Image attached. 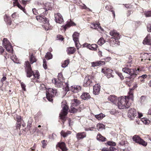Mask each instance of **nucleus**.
I'll list each match as a JSON object with an SVG mask.
<instances>
[{"mask_svg":"<svg viewBox=\"0 0 151 151\" xmlns=\"http://www.w3.org/2000/svg\"><path fill=\"white\" fill-rule=\"evenodd\" d=\"M25 63L27 76V77L30 78L32 76V74L33 73L31 67V65L29 62L27 61L25 62Z\"/></svg>","mask_w":151,"mask_h":151,"instance_id":"obj_9","label":"nucleus"},{"mask_svg":"<svg viewBox=\"0 0 151 151\" xmlns=\"http://www.w3.org/2000/svg\"><path fill=\"white\" fill-rule=\"evenodd\" d=\"M30 62L31 64H32L34 63L36 61V59L34 56L32 54L30 56Z\"/></svg>","mask_w":151,"mask_h":151,"instance_id":"obj_43","label":"nucleus"},{"mask_svg":"<svg viewBox=\"0 0 151 151\" xmlns=\"http://www.w3.org/2000/svg\"><path fill=\"white\" fill-rule=\"evenodd\" d=\"M52 81L53 83H55L57 87H61L63 85L62 81L56 80L55 78L52 79Z\"/></svg>","mask_w":151,"mask_h":151,"instance_id":"obj_18","label":"nucleus"},{"mask_svg":"<svg viewBox=\"0 0 151 151\" xmlns=\"http://www.w3.org/2000/svg\"><path fill=\"white\" fill-rule=\"evenodd\" d=\"M137 115V112L134 108H130L127 112L128 116L131 120H133Z\"/></svg>","mask_w":151,"mask_h":151,"instance_id":"obj_7","label":"nucleus"},{"mask_svg":"<svg viewBox=\"0 0 151 151\" xmlns=\"http://www.w3.org/2000/svg\"><path fill=\"white\" fill-rule=\"evenodd\" d=\"M144 14L147 17H151V11L145 12Z\"/></svg>","mask_w":151,"mask_h":151,"instance_id":"obj_46","label":"nucleus"},{"mask_svg":"<svg viewBox=\"0 0 151 151\" xmlns=\"http://www.w3.org/2000/svg\"><path fill=\"white\" fill-rule=\"evenodd\" d=\"M129 99L132 101H133V93L132 91L129 92L128 96H122L118 99L117 103L118 108L119 109H123L129 108L131 105V103L129 101Z\"/></svg>","mask_w":151,"mask_h":151,"instance_id":"obj_1","label":"nucleus"},{"mask_svg":"<svg viewBox=\"0 0 151 151\" xmlns=\"http://www.w3.org/2000/svg\"><path fill=\"white\" fill-rule=\"evenodd\" d=\"M105 42V40L102 38H100L98 42V44L101 46Z\"/></svg>","mask_w":151,"mask_h":151,"instance_id":"obj_45","label":"nucleus"},{"mask_svg":"<svg viewBox=\"0 0 151 151\" xmlns=\"http://www.w3.org/2000/svg\"><path fill=\"white\" fill-rule=\"evenodd\" d=\"M6 77H3L1 79V82L3 83V82L6 80Z\"/></svg>","mask_w":151,"mask_h":151,"instance_id":"obj_63","label":"nucleus"},{"mask_svg":"<svg viewBox=\"0 0 151 151\" xmlns=\"http://www.w3.org/2000/svg\"><path fill=\"white\" fill-rule=\"evenodd\" d=\"M116 73L119 77L121 79L123 80L124 79V77L121 73L117 72Z\"/></svg>","mask_w":151,"mask_h":151,"instance_id":"obj_50","label":"nucleus"},{"mask_svg":"<svg viewBox=\"0 0 151 151\" xmlns=\"http://www.w3.org/2000/svg\"><path fill=\"white\" fill-rule=\"evenodd\" d=\"M145 96H142L140 98V100L142 102H143L145 99Z\"/></svg>","mask_w":151,"mask_h":151,"instance_id":"obj_60","label":"nucleus"},{"mask_svg":"<svg viewBox=\"0 0 151 151\" xmlns=\"http://www.w3.org/2000/svg\"><path fill=\"white\" fill-rule=\"evenodd\" d=\"M45 58L47 60H49L52 58V55L50 52H48L46 54Z\"/></svg>","mask_w":151,"mask_h":151,"instance_id":"obj_38","label":"nucleus"},{"mask_svg":"<svg viewBox=\"0 0 151 151\" xmlns=\"http://www.w3.org/2000/svg\"><path fill=\"white\" fill-rule=\"evenodd\" d=\"M109 34L111 36L117 39L120 38L119 33L117 32L116 30L111 31L110 32Z\"/></svg>","mask_w":151,"mask_h":151,"instance_id":"obj_20","label":"nucleus"},{"mask_svg":"<svg viewBox=\"0 0 151 151\" xmlns=\"http://www.w3.org/2000/svg\"><path fill=\"white\" fill-rule=\"evenodd\" d=\"M106 76L108 78H109L111 77H114V76L110 73H108L106 74Z\"/></svg>","mask_w":151,"mask_h":151,"instance_id":"obj_53","label":"nucleus"},{"mask_svg":"<svg viewBox=\"0 0 151 151\" xmlns=\"http://www.w3.org/2000/svg\"><path fill=\"white\" fill-rule=\"evenodd\" d=\"M53 5L54 4L52 3L47 2L44 5L45 8L41 9L38 11L43 12L42 14L44 15H46L48 13L47 11L51 10Z\"/></svg>","mask_w":151,"mask_h":151,"instance_id":"obj_5","label":"nucleus"},{"mask_svg":"<svg viewBox=\"0 0 151 151\" xmlns=\"http://www.w3.org/2000/svg\"><path fill=\"white\" fill-rule=\"evenodd\" d=\"M95 117L98 120L101 119L105 116V115L102 113L95 115Z\"/></svg>","mask_w":151,"mask_h":151,"instance_id":"obj_35","label":"nucleus"},{"mask_svg":"<svg viewBox=\"0 0 151 151\" xmlns=\"http://www.w3.org/2000/svg\"><path fill=\"white\" fill-rule=\"evenodd\" d=\"M81 97V99L84 100H88L91 98L89 93H83Z\"/></svg>","mask_w":151,"mask_h":151,"instance_id":"obj_24","label":"nucleus"},{"mask_svg":"<svg viewBox=\"0 0 151 151\" xmlns=\"http://www.w3.org/2000/svg\"><path fill=\"white\" fill-rule=\"evenodd\" d=\"M4 20L9 25H10L11 24L12 21L10 19V18L8 17L6 14L5 15Z\"/></svg>","mask_w":151,"mask_h":151,"instance_id":"obj_31","label":"nucleus"},{"mask_svg":"<svg viewBox=\"0 0 151 151\" xmlns=\"http://www.w3.org/2000/svg\"><path fill=\"white\" fill-rule=\"evenodd\" d=\"M41 142L42 144V147L43 148H45L47 145V141L44 140L42 141Z\"/></svg>","mask_w":151,"mask_h":151,"instance_id":"obj_47","label":"nucleus"},{"mask_svg":"<svg viewBox=\"0 0 151 151\" xmlns=\"http://www.w3.org/2000/svg\"><path fill=\"white\" fill-rule=\"evenodd\" d=\"M105 64L104 61H98L97 62H93L91 63V67H95L99 65H102Z\"/></svg>","mask_w":151,"mask_h":151,"instance_id":"obj_22","label":"nucleus"},{"mask_svg":"<svg viewBox=\"0 0 151 151\" xmlns=\"http://www.w3.org/2000/svg\"><path fill=\"white\" fill-rule=\"evenodd\" d=\"M96 139L98 140L101 141H105L106 140V139L102 136L100 134H97Z\"/></svg>","mask_w":151,"mask_h":151,"instance_id":"obj_30","label":"nucleus"},{"mask_svg":"<svg viewBox=\"0 0 151 151\" xmlns=\"http://www.w3.org/2000/svg\"><path fill=\"white\" fill-rule=\"evenodd\" d=\"M100 91V86L98 84L94 86L93 87V93L95 95H98Z\"/></svg>","mask_w":151,"mask_h":151,"instance_id":"obj_19","label":"nucleus"},{"mask_svg":"<svg viewBox=\"0 0 151 151\" xmlns=\"http://www.w3.org/2000/svg\"><path fill=\"white\" fill-rule=\"evenodd\" d=\"M81 88V87L79 86H74V87H72L71 90L74 92H78L80 91Z\"/></svg>","mask_w":151,"mask_h":151,"instance_id":"obj_27","label":"nucleus"},{"mask_svg":"<svg viewBox=\"0 0 151 151\" xmlns=\"http://www.w3.org/2000/svg\"><path fill=\"white\" fill-rule=\"evenodd\" d=\"M32 72L33 73L32 74V75H33V78H32V79L35 78H37V79H39V73L38 71H36V72L35 73H34L33 71H32Z\"/></svg>","mask_w":151,"mask_h":151,"instance_id":"obj_41","label":"nucleus"},{"mask_svg":"<svg viewBox=\"0 0 151 151\" xmlns=\"http://www.w3.org/2000/svg\"><path fill=\"white\" fill-rule=\"evenodd\" d=\"M63 78L62 74L61 73H59L58 76V80L63 81Z\"/></svg>","mask_w":151,"mask_h":151,"instance_id":"obj_49","label":"nucleus"},{"mask_svg":"<svg viewBox=\"0 0 151 151\" xmlns=\"http://www.w3.org/2000/svg\"><path fill=\"white\" fill-rule=\"evenodd\" d=\"M147 77V75H143L142 76H139L138 77L139 79L140 78H142L144 79H144L145 78H146Z\"/></svg>","mask_w":151,"mask_h":151,"instance_id":"obj_56","label":"nucleus"},{"mask_svg":"<svg viewBox=\"0 0 151 151\" xmlns=\"http://www.w3.org/2000/svg\"><path fill=\"white\" fill-rule=\"evenodd\" d=\"M66 104L65 101H63L62 102V110H61V113L60 114V119L63 120V124H64V122L65 121V116L67 115L68 110V107Z\"/></svg>","mask_w":151,"mask_h":151,"instance_id":"obj_2","label":"nucleus"},{"mask_svg":"<svg viewBox=\"0 0 151 151\" xmlns=\"http://www.w3.org/2000/svg\"><path fill=\"white\" fill-rule=\"evenodd\" d=\"M9 41H8L7 39L4 38L3 40V45L4 47L8 45L9 44H10Z\"/></svg>","mask_w":151,"mask_h":151,"instance_id":"obj_37","label":"nucleus"},{"mask_svg":"<svg viewBox=\"0 0 151 151\" xmlns=\"http://www.w3.org/2000/svg\"><path fill=\"white\" fill-rule=\"evenodd\" d=\"M122 71L130 75L129 77L126 78L127 81L128 80V79H134L137 75L135 73L134 70L133 69H129L127 67H125L122 69Z\"/></svg>","mask_w":151,"mask_h":151,"instance_id":"obj_3","label":"nucleus"},{"mask_svg":"<svg viewBox=\"0 0 151 151\" xmlns=\"http://www.w3.org/2000/svg\"><path fill=\"white\" fill-rule=\"evenodd\" d=\"M107 144L113 146H115L116 145V143L112 141H108L107 142Z\"/></svg>","mask_w":151,"mask_h":151,"instance_id":"obj_48","label":"nucleus"},{"mask_svg":"<svg viewBox=\"0 0 151 151\" xmlns=\"http://www.w3.org/2000/svg\"><path fill=\"white\" fill-rule=\"evenodd\" d=\"M4 50L3 47L1 46H0V53H2L3 52Z\"/></svg>","mask_w":151,"mask_h":151,"instance_id":"obj_64","label":"nucleus"},{"mask_svg":"<svg viewBox=\"0 0 151 151\" xmlns=\"http://www.w3.org/2000/svg\"><path fill=\"white\" fill-rule=\"evenodd\" d=\"M76 49L73 47H68L67 50V52L68 54H73L76 51Z\"/></svg>","mask_w":151,"mask_h":151,"instance_id":"obj_28","label":"nucleus"},{"mask_svg":"<svg viewBox=\"0 0 151 151\" xmlns=\"http://www.w3.org/2000/svg\"><path fill=\"white\" fill-rule=\"evenodd\" d=\"M116 97L114 95H111L108 98V99L114 104L116 103Z\"/></svg>","mask_w":151,"mask_h":151,"instance_id":"obj_26","label":"nucleus"},{"mask_svg":"<svg viewBox=\"0 0 151 151\" xmlns=\"http://www.w3.org/2000/svg\"><path fill=\"white\" fill-rule=\"evenodd\" d=\"M143 43L144 44L151 45V37L149 35H147L144 40Z\"/></svg>","mask_w":151,"mask_h":151,"instance_id":"obj_21","label":"nucleus"},{"mask_svg":"<svg viewBox=\"0 0 151 151\" xmlns=\"http://www.w3.org/2000/svg\"><path fill=\"white\" fill-rule=\"evenodd\" d=\"M110 147L109 148H104L102 150V151H111L110 150Z\"/></svg>","mask_w":151,"mask_h":151,"instance_id":"obj_58","label":"nucleus"},{"mask_svg":"<svg viewBox=\"0 0 151 151\" xmlns=\"http://www.w3.org/2000/svg\"><path fill=\"white\" fill-rule=\"evenodd\" d=\"M69 63V60H65L62 65V67L63 68H65L67 66Z\"/></svg>","mask_w":151,"mask_h":151,"instance_id":"obj_42","label":"nucleus"},{"mask_svg":"<svg viewBox=\"0 0 151 151\" xmlns=\"http://www.w3.org/2000/svg\"><path fill=\"white\" fill-rule=\"evenodd\" d=\"M43 67L46 69L47 68V66L46 64V60L45 59L43 60Z\"/></svg>","mask_w":151,"mask_h":151,"instance_id":"obj_51","label":"nucleus"},{"mask_svg":"<svg viewBox=\"0 0 151 151\" xmlns=\"http://www.w3.org/2000/svg\"><path fill=\"white\" fill-rule=\"evenodd\" d=\"M86 136V133L85 132L77 133L76 136V138L78 140L82 139Z\"/></svg>","mask_w":151,"mask_h":151,"instance_id":"obj_16","label":"nucleus"},{"mask_svg":"<svg viewBox=\"0 0 151 151\" xmlns=\"http://www.w3.org/2000/svg\"><path fill=\"white\" fill-rule=\"evenodd\" d=\"M83 85L84 87H87L93 85L90 76H86L85 77Z\"/></svg>","mask_w":151,"mask_h":151,"instance_id":"obj_13","label":"nucleus"},{"mask_svg":"<svg viewBox=\"0 0 151 151\" xmlns=\"http://www.w3.org/2000/svg\"><path fill=\"white\" fill-rule=\"evenodd\" d=\"M110 150H111V151H117L118 150L116 149L115 148L112 147H110Z\"/></svg>","mask_w":151,"mask_h":151,"instance_id":"obj_59","label":"nucleus"},{"mask_svg":"<svg viewBox=\"0 0 151 151\" xmlns=\"http://www.w3.org/2000/svg\"><path fill=\"white\" fill-rule=\"evenodd\" d=\"M110 113L114 115L116 113V111L115 109H113L109 111Z\"/></svg>","mask_w":151,"mask_h":151,"instance_id":"obj_55","label":"nucleus"},{"mask_svg":"<svg viewBox=\"0 0 151 151\" xmlns=\"http://www.w3.org/2000/svg\"><path fill=\"white\" fill-rule=\"evenodd\" d=\"M4 47L8 52H12L13 48L11 43L6 46H4Z\"/></svg>","mask_w":151,"mask_h":151,"instance_id":"obj_33","label":"nucleus"},{"mask_svg":"<svg viewBox=\"0 0 151 151\" xmlns=\"http://www.w3.org/2000/svg\"><path fill=\"white\" fill-rule=\"evenodd\" d=\"M90 44H88L87 43H85L83 44V46L84 47H87L88 48V47L89 46Z\"/></svg>","mask_w":151,"mask_h":151,"instance_id":"obj_62","label":"nucleus"},{"mask_svg":"<svg viewBox=\"0 0 151 151\" xmlns=\"http://www.w3.org/2000/svg\"><path fill=\"white\" fill-rule=\"evenodd\" d=\"M74 102L73 103V105L74 106H77L79 105L81 103V101L80 100L77 99H74Z\"/></svg>","mask_w":151,"mask_h":151,"instance_id":"obj_39","label":"nucleus"},{"mask_svg":"<svg viewBox=\"0 0 151 151\" xmlns=\"http://www.w3.org/2000/svg\"><path fill=\"white\" fill-rule=\"evenodd\" d=\"M91 28H93L95 29H97L99 31H104V30L101 27L100 25V24L98 23H92L91 24Z\"/></svg>","mask_w":151,"mask_h":151,"instance_id":"obj_15","label":"nucleus"},{"mask_svg":"<svg viewBox=\"0 0 151 151\" xmlns=\"http://www.w3.org/2000/svg\"><path fill=\"white\" fill-rule=\"evenodd\" d=\"M119 39L111 37L110 39V44L112 46H116L120 45V42L119 40Z\"/></svg>","mask_w":151,"mask_h":151,"instance_id":"obj_14","label":"nucleus"},{"mask_svg":"<svg viewBox=\"0 0 151 151\" xmlns=\"http://www.w3.org/2000/svg\"><path fill=\"white\" fill-rule=\"evenodd\" d=\"M104 125L102 124H98L97 125V128L98 130L100 131L104 129Z\"/></svg>","mask_w":151,"mask_h":151,"instance_id":"obj_40","label":"nucleus"},{"mask_svg":"<svg viewBox=\"0 0 151 151\" xmlns=\"http://www.w3.org/2000/svg\"><path fill=\"white\" fill-rule=\"evenodd\" d=\"M21 87L23 90L25 91H26V89L25 88V85L23 82L21 83Z\"/></svg>","mask_w":151,"mask_h":151,"instance_id":"obj_52","label":"nucleus"},{"mask_svg":"<svg viewBox=\"0 0 151 151\" xmlns=\"http://www.w3.org/2000/svg\"><path fill=\"white\" fill-rule=\"evenodd\" d=\"M71 133V132L70 131H68L65 132L63 130H62L60 132V135L62 136L65 138L67 137L68 135L70 134Z\"/></svg>","mask_w":151,"mask_h":151,"instance_id":"obj_25","label":"nucleus"},{"mask_svg":"<svg viewBox=\"0 0 151 151\" xmlns=\"http://www.w3.org/2000/svg\"><path fill=\"white\" fill-rule=\"evenodd\" d=\"M25 63L27 76V77L30 78L32 76V74L33 73L31 67V65L29 62L27 61L25 62Z\"/></svg>","mask_w":151,"mask_h":151,"instance_id":"obj_8","label":"nucleus"},{"mask_svg":"<svg viewBox=\"0 0 151 151\" xmlns=\"http://www.w3.org/2000/svg\"><path fill=\"white\" fill-rule=\"evenodd\" d=\"M40 9H41L38 10L37 11L35 9V8L33 9H32V12H33V14L35 15H38V14H40L38 13V12H41V14L43 12L38 11L39 10H40Z\"/></svg>","mask_w":151,"mask_h":151,"instance_id":"obj_44","label":"nucleus"},{"mask_svg":"<svg viewBox=\"0 0 151 151\" xmlns=\"http://www.w3.org/2000/svg\"><path fill=\"white\" fill-rule=\"evenodd\" d=\"M79 34L76 32H75L73 35V37L77 49H78L80 45L78 44L77 42H78V37Z\"/></svg>","mask_w":151,"mask_h":151,"instance_id":"obj_12","label":"nucleus"},{"mask_svg":"<svg viewBox=\"0 0 151 151\" xmlns=\"http://www.w3.org/2000/svg\"><path fill=\"white\" fill-rule=\"evenodd\" d=\"M18 0H14V2H13V4H14L15 3L17 4V5L18 7L21 10H22L23 12H25V9L24 8L22 7L21 5L18 2Z\"/></svg>","mask_w":151,"mask_h":151,"instance_id":"obj_32","label":"nucleus"},{"mask_svg":"<svg viewBox=\"0 0 151 151\" xmlns=\"http://www.w3.org/2000/svg\"><path fill=\"white\" fill-rule=\"evenodd\" d=\"M55 18L56 22L57 23L61 24L63 22L62 16L59 13H57L55 14Z\"/></svg>","mask_w":151,"mask_h":151,"instance_id":"obj_11","label":"nucleus"},{"mask_svg":"<svg viewBox=\"0 0 151 151\" xmlns=\"http://www.w3.org/2000/svg\"><path fill=\"white\" fill-rule=\"evenodd\" d=\"M81 111L80 109H77L72 106L71 107L70 112L71 113H75L77 112H79Z\"/></svg>","mask_w":151,"mask_h":151,"instance_id":"obj_34","label":"nucleus"},{"mask_svg":"<svg viewBox=\"0 0 151 151\" xmlns=\"http://www.w3.org/2000/svg\"><path fill=\"white\" fill-rule=\"evenodd\" d=\"M57 91L53 90L52 88H50L46 92V97L47 99L50 101H52V98L56 95Z\"/></svg>","mask_w":151,"mask_h":151,"instance_id":"obj_4","label":"nucleus"},{"mask_svg":"<svg viewBox=\"0 0 151 151\" xmlns=\"http://www.w3.org/2000/svg\"><path fill=\"white\" fill-rule=\"evenodd\" d=\"M57 37L58 38V39L59 40H63V37L62 36L60 35H57Z\"/></svg>","mask_w":151,"mask_h":151,"instance_id":"obj_57","label":"nucleus"},{"mask_svg":"<svg viewBox=\"0 0 151 151\" xmlns=\"http://www.w3.org/2000/svg\"><path fill=\"white\" fill-rule=\"evenodd\" d=\"M17 121L18 122H20L21 119V116H20L19 115L17 116Z\"/></svg>","mask_w":151,"mask_h":151,"instance_id":"obj_61","label":"nucleus"},{"mask_svg":"<svg viewBox=\"0 0 151 151\" xmlns=\"http://www.w3.org/2000/svg\"><path fill=\"white\" fill-rule=\"evenodd\" d=\"M97 48V45L95 44H93L92 45H90L88 47V48L89 49L93 50H96Z\"/></svg>","mask_w":151,"mask_h":151,"instance_id":"obj_36","label":"nucleus"},{"mask_svg":"<svg viewBox=\"0 0 151 151\" xmlns=\"http://www.w3.org/2000/svg\"><path fill=\"white\" fill-rule=\"evenodd\" d=\"M147 30L149 32H151V23L148 24L147 26Z\"/></svg>","mask_w":151,"mask_h":151,"instance_id":"obj_54","label":"nucleus"},{"mask_svg":"<svg viewBox=\"0 0 151 151\" xmlns=\"http://www.w3.org/2000/svg\"><path fill=\"white\" fill-rule=\"evenodd\" d=\"M105 9L107 10H108L111 12L113 14L114 17H115V15L114 11L113 10L112 7L111 6H105Z\"/></svg>","mask_w":151,"mask_h":151,"instance_id":"obj_29","label":"nucleus"},{"mask_svg":"<svg viewBox=\"0 0 151 151\" xmlns=\"http://www.w3.org/2000/svg\"><path fill=\"white\" fill-rule=\"evenodd\" d=\"M76 24L73 22L72 21L70 20L68 21L67 22L66 24L64 26V28L65 30H66L68 28H69L71 26L75 25Z\"/></svg>","mask_w":151,"mask_h":151,"instance_id":"obj_23","label":"nucleus"},{"mask_svg":"<svg viewBox=\"0 0 151 151\" xmlns=\"http://www.w3.org/2000/svg\"><path fill=\"white\" fill-rule=\"evenodd\" d=\"M37 20L40 22H42L44 23L45 26L47 27L49 26L50 24L49 23V20L47 18L44 16L38 15L36 16Z\"/></svg>","mask_w":151,"mask_h":151,"instance_id":"obj_10","label":"nucleus"},{"mask_svg":"<svg viewBox=\"0 0 151 151\" xmlns=\"http://www.w3.org/2000/svg\"><path fill=\"white\" fill-rule=\"evenodd\" d=\"M132 139L133 141L135 142L144 146H146L147 145V142L141 139L138 135H134Z\"/></svg>","mask_w":151,"mask_h":151,"instance_id":"obj_6","label":"nucleus"},{"mask_svg":"<svg viewBox=\"0 0 151 151\" xmlns=\"http://www.w3.org/2000/svg\"><path fill=\"white\" fill-rule=\"evenodd\" d=\"M57 147H59L61 149L62 151H66L67 150L65 145V144L64 142H58L56 145Z\"/></svg>","mask_w":151,"mask_h":151,"instance_id":"obj_17","label":"nucleus"}]
</instances>
